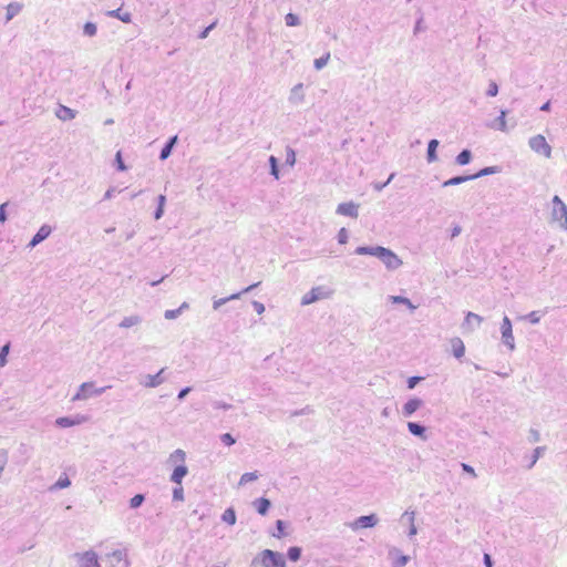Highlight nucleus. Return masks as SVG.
I'll use <instances>...</instances> for the list:
<instances>
[{"label":"nucleus","mask_w":567,"mask_h":567,"mask_svg":"<svg viewBox=\"0 0 567 567\" xmlns=\"http://www.w3.org/2000/svg\"><path fill=\"white\" fill-rule=\"evenodd\" d=\"M498 172H499V167L498 166H488V167L482 168L481 171H478L475 174H472L471 177H472V181H473V179H476V178H480V177H484V176H487V175L496 174Z\"/></svg>","instance_id":"nucleus-31"},{"label":"nucleus","mask_w":567,"mask_h":567,"mask_svg":"<svg viewBox=\"0 0 567 567\" xmlns=\"http://www.w3.org/2000/svg\"><path fill=\"white\" fill-rule=\"evenodd\" d=\"M506 115H507V112L505 110H502L499 113V116L495 120V125H494L495 128H497L502 132H505L507 130Z\"/></svg>","instance_id":"nucleus-33"},{"label":"nucleus","mask_w":567,"mask_h":567,"mask_svg":"<svg viewBox=\"0 0 567 567\" xmlns=\"http://www.w3.org/2000/svg\"><path fill=\"white\" fill-rule=\"evenodd\" d=\"M260 563L262 567H286L282 554L271 549H265L261 551Z\"/></svg>","instance_id":"nucleus-3"},{"label":"nucleus","mask_w":567,"mask_h":567,"mask_svg":"<svg viewBox=\"0 0 567 567\" xmlns=\"http://www.w3.org/2000/svg\"><path fill=\"white\" fill-rule=\"evenodd\" d=\"M399 553H400V551H399V549H396V548H392V549L390 550V553H389V554H390V556L398 555V556L395 557V559L393 560V563H392L393 567H404V566L409 563V560H410V557H409V556H406V555H401V554H399Z\"/></svg>","instance_id":"nucleus-24"},{"label":"nucleus","mask_w":567,"mask_h":567,"mask_svg":"<svg viewBox=\"0 0 567 567\" xmlns=\"http://www.w3.org/2000/svg\"><path fill=\"white\" fill-rule=\"evenodd\" d=\"M300 556H301V548L300 547L292 546L287 551V557L291 561L299 560Z\"/></svg>","instance_id":"nucleus-37"},{"label":"nucleus","mask_w":567,"mask_h":567,"mask_svg":"<svg viewBox=\"0 0 567 567\" xmlns=\"http://www.w3.org/2000/svg\"><path fill=\"white\" fill-rule=\"evenodd\" d=\"M107 557L112 558L115 563H124V567H130L131 563L127 558L126 550L115 549L112 553L107 554Z\"/></svg>","instance_id":"nucleus-20"},{"label":"nucleus","mask_w":567,"mask_h":567,"mask_svg":"<svg viewBox=\"0 0 567 567\" xmlns=\"http://www.w3.org/2000/svg\"><path fill=\"white\" fill-rule=\"evenodd\" d=\"M269 166L270 175H272L276 179H279V161L276 156L271 155L269 157Z\"/></svg>","instance_id":"nucleus-34"},{"label":"nucleus","mask_w":567,"mask_h":567,"mask_svg":"<svg viewBox=\"0 0 567 567\" xmlns=\"http://www.w3.org/2000/svg\"><path fill=\"white\" fill-rule=\"evenodd\" d=\"M23 8V4L19 3V2H10L8 6H7V14H6V23H8L9 21H11L16 16H18L21 10Z\"/></svg>","instance_id":"nucleus-21"},{"label":"nucleus","mask_w":567,"mask_h":567,"mask_svg":"<svg viewBox=\"0 0 567 567\" xmlns=\"http://www.w3.org/2000/svg\"><path fill=\"white\" fill-rule=\"evenodd\" d=\"M213 406H214V409H223V410L231 409V404L225 403L223 401H214Z\"/></svg>","instance_id":"nucleus-56"},{"label":"nucleus","mask_w":567,"mask_h":567,"mask_svg":"<svg viewBox=\"0 0 567 567\" xmlns=\"http://www.w3.org/2000/svg\"><path fill=\"white\" fill-rule=\"evenodd\" d=\"M289 102L299 105L303 102V84L299 83L291 89Z\"/></svg>","instance_id":"nucleus-16"},{"label":"nucleus","mask_w":567,"mask_h":567,"mask_svg":"<svg viewBox=\"0 0 567 567\" xmlns=\"http://www.w3.org/2000/svg\"><path fill=\"white\" fill-rule=\"evenodd\" d=\"M181 316V309L166 310L164 313L165 319L173 320Z\"/></svg>","instance_id":"nucleus-52"},{"label":"nucleus","mask_w":567,"mask_h":567,"mask_svg":"<svg viewBox=\"0 0 567 567\" xmlns=\"http://www.w3.org/2000/svg\"><path fill=\"white\" fill-rule=\"evenodd\" d=\"M472 159V152L470 150H463L455 158L456 164L463 166L467 165Z\"/></svg>","instance_id":"nucleus-32"},{"label":"nucleus","mask_w":567,"mask_h":567,"mask_svg":"<svg viewBox=\"0 0 567 567\" xmlns=\"http://www.w3.org/2000/svg\"><path fill=\"white\" fill-rule=\"evenodd\" d=\"M173 498L175 501H184V489L181 485L173 489Z\"/></svg>","instance_id":"nucleus-53"},{"label":"nucleus","mask_w":567,"mask_h":567,"mask_svg":"<svg viewBox=\"0 0 567 567\" xmlns=\"http://www.w3.org/2000/svg\"><path fill=\"white\" fill-rule=\"evenodd\" d=\"M483 318L480 315L470 311L465 316V319L462 323V328L465 331L473 332L476 328L481 326Z\"/></svg>","instance_id":"nucleus-10"},{"label":"nucleus","mask_w":567,"mask_h":567,"mask_svg":"<svg viewBox=\"0 0 567 567\" xmlns=\"http://www.w3.org/2000/svg\"><path fill=\"white\" fill-rule=\"evenodd\" d=\"M379 523V517L375 514L360 516L353 522L349 523L348 526L357 532L363 528H372Z\"/></svg>","instance_id":"nucleus-7"},{"label":"nucleus","mask_w":567,"mask_h":567,"mask_svg":"<svg viewBox=\"0 0 567 567\" xmlns=\"http://www.w3.org/2000/svg\"><path fill=\"white\" fill-rule=\"evenodd\" d=\"M389 300L392 302V303H400V305H404L408 307V309H410L411 311H414L416 309V306H414L411 300L406 297H403V296H390L389 297Z\"/></svg>","instance_id":"nucleus-28"},{"label":"nucleus","mask_w":567,"mask_h":567,"mask_svg":"<svg viewBox=\"0 0 567 567\" xmlns=\"http://www.w3.org/2000/svg\"><path fill=\"white\" fill-rule=\"evenodd\" d=\"M52 233V228L49 225H42L37 234L32 237V239L28 244V248H34L40 243L45 240Z\"/></svg>","instance_id":"nucleus-11"},{"label":"nucleus","mask_w":567,"mask_h":567,"mask_svg":"<svg viewBox=\"0 0 567 567\" xmlns=\"http://www.w3.org/2000/svg\"><path fill=\"white\" fill-rule=\"evenodd\" d=\"M355 254L374 256L380 259L389 270H396L403 264L394 251L382 246H360L355 249Z\"/></svg>","instance_id":"nucleus-1"},{"label":"nucleus","mask_w":567,"mask_h":567,"mask_svg":"<svg viewBox=\"0 0 567 567\" xmlns=\"http://www.w3.org/2000/svg\"><path fill=\"white\" fill-rule=\"evenodd\" d=\"M145 501V496L143 494H136L130 499L131 508H138Z\"/></svg>","instance_id":"nucleus-43"},{"label":"nucleus","mask_w":567,"mask_h":567,"mask_svg":"<svg viewBox=\"0 0 567 567\" xmlns=\"http://www.w3.org/2000/svg\"><path fill=\"white\" fill-rule=\"evenodd\" d=\"M107 16L116 18L124 23H130L132 21V14L130 12H122L121 8L109 11Z\"/></svg>","instance_id":"nucleus-26"},{"label":"nucleus","mask_w":567,"mask_h":567,"mask_svg":"<svg viewBox=\"0 0 567 567\" xmlns=\"http://www.w3.org/2000/svg\"><path fill=\"white\" fill-rule=\"evenodd\" d=\"M8 206V203H3L0 205V223L3 224L7 220V213L6 207Z\"/></svg>","instance_id":"nucleus-58"},{"label":"nucleus","mask_w":567,"mask_h":567,"mask_svg":"<svg viewBox=\"0 0 567 567\" xmlns=\"http://www.w3.org/2000/svg\"><path fill=\"white\" fill-rule=\"evenodd\" d=\"M221 519L229 524V525H234L236 523V513L233 508H227L223 516H221Z\"/></svg>","instance_id":"nucleus-35"},{"label":"nucleus","mask_w":567,"mask_h":567,"mask_svg":"<svg viewBox=\"0 0 567 567\" xmlns=\"http://www.w3.org/2000/svg\"><path fill=\"white\" fill-rule=\"evenodd\" d=\"M522 319L528 320L532 324H537L540 321V312L532 311L526 316L522 317Z\"/></svg>","instance_id":"nucleus-45"},{"label":"nucleus","mask_w":567,"mask_h":567,"mask_svg":"<svg viewBox=\"0 0 567 567\" xmlns=\"http://www.w3.org/2000/svg\"><path fill=\"white\" fill-rule=\"evenodd\" d=\"M408 429L412 435L417 436L422 440H426V436H425L426 429L424 425L416 423V422H409Z\"/></svg>","instance_id":"nucleus-22"},{"label":"nucleus","mask_w":567,"mask_h":567,"mask_svg":"<svg viewBox=\"0 0 567 567\" xmlns=\"http://www.w3.org/2000/svg\"><path fill=\"white\" fill-rule=\"evenodd\" d=\"M192 391V388L190 386H186V388H183L178 394H177V399L179 401H182L189 392Z\"/></svg>","instance_id":"nucleus-62"},{"label":"nucleus","mask_w":567,"mask_h":567,"mask_svg":"<svg viewBox=\"0 0 567 567\" xmlns=\"http://www.w3.org/2000/svg\"><path fill=\"white\" fill-rule=\"evenodd\" d=\"M257 472H248V473H245L241 475L240 477V481H239V485H245L247 484L248 482H251V481H255L257 480Z\"/></svg>","instance_id":"nucleus-46"},{"label":"nucleus","mask_w":567,"mask_h":567,"mask_svg":"<svg viewBox=\"0 0 567 567\" xmlns=\"http://www.w3.org/2000/svg\"><path fill=\"white\" fill-rule=\"evenodd\" d=\"M420 380H421L420 377H411V378H409V380H408V388L409 389H413L419 383Z\"/></svg>","instance_id":"nucleus-63"},{"label":"nucleus","mask_w":567,"mask_h":567,"mask_svg":"<svg viewBox=\"0 0 567 567\" xmlns=\"http://www.w3.org/2000/svg\"><path fill=\"white\" fill-rule=\"evenodd\" d=\"M546 447L545 446H537L534 452H533V455H532V460H530V463L528 464V468H532L534 467V465L537 463V461L539 460V457L543 455V453L545 452Z\"/></svg>","instance_id":"nucleus-36"},{"label":"nucleus","mask_w":567,"mask_h":567,"mask_svg":"<svg viewBox=\"0 0 567 567\" xmlns=\"http://www.w3.org/2000/svg\"><path fill=\"white\" fill-rule=\"evenodd\" d=\"M498 94V85L495 81H491L486 91L487 96H496Z\"/></svg>","instance_id":"nucleus-47"},{"label":"nucleus","mask_w":567,"mask_h":567,"mask_svg":"<svg viewBox=\"0 0 567 567\" xmlns=\"http://www.w3.org/2000/svg\"><path fill=\"white\" fill-rule=\"evenodd\" d=\"M55 115L61 121H70L73 120L76 115V111L73 109H70L65 105L59 104Z\"/></svg>","instance_id":"nucleus-15"},{"label":"nucleus","mask_w":567,"mask_h":567,"mask_svg":"<svg viewBox=\"0 0 567 567\" xmlns=\"http://www.w3.org/2000/svg\"><path fill=\"white\" fill-rule=\"evenodd\" d=\"M71 485V481L66 475L60 476L55 484L52 486L53 489L66 488Z\"/></svg>","instance_id":"nucleus-38"},{"label":"nucleus","mask_w":567,"mask_h":567,"mask_svg":"<svg viewBox=\"0 0 567 567\" xmlns=\"http://www.w3.org/2000/svg\"><path fill=\"white\" fill-rule=\"evenodd\" d=\"M461 466H462V470L465 473H468L472 477L475 478L477 476L476 473H475V470L471 465H468L466 463H462Z\"/></svg>","instance_id":"nucleus-57"},{"label":"nucleus","mask_w":567,"mask_h":567,"mask_svg":"<svg viewBox=\"0 0 567 567\" xmlns=\"http://www.w3.org/2000/svg\"><path fill=\"white\" fill-rule=\"evenodd\" d=\"M10 352V342H7L1 349H0V368L4 367L8 362L7 357Z\"/></svg>","instance_id":"nucleus-40"},{"label":"nucleus","mask_w":567,"mask_h":567,"mask_svg":"<svg viewBox=\"0 0 567 567\" xmlns=\"http://www.w3.org/2000/svg\"><path fill=\"white\" fill-rule=\"evenodd\" d=\"M502 342L508 348L509 351L515 349V338L513 334V327L509 318L505 316L501 324Z\"/></svg>","instance_id":"nucleus-6"},{"label":"nucleus","mask_w":567,"mask_h":567,"mask_svg":"<svg viewBox=\"0 0 567 567\" xmlns=\"http://www.w3.org/2000/svg\"><path fill=\"white\" fill-rule=\"evenodd\" d=\"M437 140H431L427 144L426 159L429 163L437 161L436 148L439 146Z\"/></svg>","instance_id":"nucleus-25"},{"label":"nucleus","mask_w":567,"mask_h":567,"mask_svg":"<svg viewBox=\"0 0 567 567\" xmlns=\"http://www.w3.org/2000/svg\"><path fill=\"white\" fill-rule=\"evenodd\" d=\"M336 213L339 215L357 218L359 215V205L354 204L353 202L341 203L338 205Z\"/></svg>","instance_id":"nucleus-13"},{"label":"nucleus","mask_w":567,"mask_h":567,"mask_svg":"<svg viewBox=\"0 0 567 567\" xmlns=\"http://www.w3.org/2000/svg\"><path fill=\"white\" fill-rule=\"evenodd\" d=\"M285 528H286V522L281 520V519H278L276 522V529L277 532L272 534L274 537H277V538H282L285 537L287 534L285 532Z\"/></svg>","instance_id":"nucleus-39"},{"label":"nucleus","mask_w":567,"mask_h":567,"mask_svg":"<svg viewBox=\"0 0 567 567\" xmlns=\"http://www.w3.org/2000/svg\"><path fill=\"white\" fill-rule=\"evenodd\" d=\"M227 302H228V299H226V298L216 299L213 302V308L215 310H217V309H219L221 306H224Z\"/></svg>","instance_id":"nucleus-60"},{"label":"nucleus","mask_w":567,"mask_h":567,"mask_svg":"<svg viewBox=\"0 0 567 567\" xmlns=\"http://www.w3.org/2000/svg\"><path fill=\"white\" fill-rule=\"evenodd\" d=\"M177 141H178L177 135H174L167 140V142L164 144V146L159 153L161 161H165L171 156L172 151H173L174 146L176 145Z\"/></svg>","instance_id":"nucleus-17"},{"label":"nucleus","mask_w":567,"mask_h":567,"mask_svg":"<svg viewBox=\"0 0 567 567\" xmlns=\"http://www.w3.org/2000/svg\"><path fill=\"white\" fill-rule=\"evenodd\" d=\"M528 439L532 443H537L540 440V434L537 430L530 429Z\"/></svg>","instance_id":"nucleus-55"},{"label":"nucleus","mask_w":567,"mask_h":567,"mask_svg":"<svg viewBox=\"0 0 567 567\" xmlns=\"http://www.w3.org/2000/svg\"><path fill=\"white\" fill-rule=\"evenodd\" d=\"M97 32V27L95 23L93 22H86L84 25H83V33L84 35L86 37H94Z\"/></svg>","instance_id":"nucleus-42"},{"label":"nucleus","mask_w":567,"mask_h":567,"mask_svg":"<svg viewBox=\"0 0 567 567\" xmlns=\"http://www.w3.org/2000/svg\"><path fill=\"white\" fill-rule=\"evenodd\" d=\"M252 307H254V309L256 310V312H257L258 315H261V313H264V311H265V306H264V303H261V302H259V301H256V300H255V301H252Z\"/></svg>","instance_id":"nucleus-59"},{"label":"nucleus","mask_w":567,"mask_h":567,"mask_svg":"<svg viewBox=\"0 0 567 567\" xmlns=\"http://www.w3.org/2000/svg\"><path fill=\"white\" fill-rule=\"evenodd\" d=\"M142 322V318L137 315L125 317L118 324L120 328H131L133 326L140 324Z\"/></svg>","instance_id":"nucleus-29"},{"label":"nucleus","mask_w":567,"mask_h":567,"mask_svg":"<svg viewBox=\"0 0 567 567\" xmlns=\"http://www.w3.org/2000/svg\"><path fill=\"white\" fill-rule=\"evenodd\" d=\"M285 22L288 27H296L300 24V19L297 14L290 12L285 17Z\"/></svg>","instance_id":"nucleus-44"},{"label":"nucleus","mask_w":567,"mask_h":567,"mask_svg":"<svg viewBox=\"0 0 567 567\" xmlns=\"http://www.w3.org/2000/svg\"><path fill=\"white\" fill-rule=\"evenodd\" d=\"M415 513L413 511H405L402 515V519L406 518L409 523H414Z\"/></svg>","instance_id":"nucleus-61"},{"label":"nucleus","mask_w":567,"mask_h":567,"mask_svg":"<svg viewBox=\"0 0 567 567\" xmlns=\"http://www.w3.org/2000/svg\"><path fill=\"white\" fill-rule=\"evenodd\" d=\"M188 473V468L187 466L185 465H178L174 468L172 475H171V481L175 484H178L181 485L182 484V481L183 478L187 475Z\"/></svg>","instance_id":"nucleus-19"},{"label":"nucleus","mask_w":567,"mask_h":567,"mask_svg":"<svg viewBox=\"0 0 567 567\" xmlns=\"http://www.w3.org/2000/svg\"><path fill=\"white\" fill-rule=\"evenodd\" d=\"M78 556L81 567H101L99 564L97 555L93 550H86Z\"/></svg>","instance_id":"nucleus-12"},{"label":"nucleus","mask_w":567,"mask_h":567,"mask_svg":"<svg viewBox=\"0 0 567 567\" xmlns=\"http://www.w3.org/2000/svg\"><path fill=\"white\" fill-rule=\"evenodd\" d=\"M423 405V401L419 398H412L404 403L402 408V414L405 417H410L416 410Z\"/></svg>","instance_id":"nucleus-14"},{"label":"nucleus","mask_w":567,"mask_h":567,"mask_svg":"<svg viewBox=\"0 0 567 567\" xmlns=\"http://www.w3.org/2000/svg\"><path fill=\"white\" fill-rule=\"evenodd\" d=\"M349 235L348 230L343 227L338 233V243L343 245L348 241Z\"/></svg>","instance_id":"nucleus-51"},{"label":"nucleus","mask_w":567,"mask_h":567,"mask_svg":"<svg viewBox=\"0 0 567 567\" xmlns=\"http://www.w3.org/2000/svg\"><path fill=\"white\" fill-rule=\"evenodd\" d=\"M319 300V287H313L308 293L301 299V305L307 306Z\"/></svg>","instance_id":"nucleus-27"},{"label":"nucleus","mask_w":567,"mask_h":567,"mask_svg":"<svg viewBox=\"0 0 567 567\" xmlns=\"http://www.w3.org/2000/svg\"><path fill=\"white\" fill-rule=\"evenodd\" d=\"M528 145L535 153L540 154L546 158H550L551 146L547 143L544 135L537 134L532 136L528 141Z\"/></svg>","instance_id":"nucleus-4"},{"label":"nucleus","mask_w":567,"mask_h":567,"mask_svg":"<svg viewBox=\"0 0 567 567\" xmlns=\"http://www.w3.org/2000/svg\"><path fill=\"white\" fill-rule=\"evenodd\" d=\"M87 421L86 415L76 414L75 416H61L55 420V425L62 429L80 425Z\"/></svg>","instance_id":"nucleus-9"},{"label":"nucleus","mask_w":567,"mask_h":567,"mask_svg":"<svg viewBox=\"0 0 567 567\" xmlns=\"http://www.w3.org/2000/svg\"><path fill=\"white\" fill-rule=\"evenodd\" d=\"M551 219L560 223V227L567 229V206L559 196L553 197Z\"/></svg>","instance_id":"nucleus-2"},{"label":"nucleus","mask_w":567,"mask_h":567,"mask_svg":"<svg viewBox=\"0 0 567 567\" xmlns=\"http://www.w3.org/2000/svg\"><path fill=\"white\" fill-rule=\"evenodd\" d=\"M220 441L228 446L234 445L236 443V439L230 433L223 434L220 436Z\"/></svg>","instance_id":"nucleus-48"},{"label":"nucleus","mask_w":567,"mask_h":567,"mask_svg":"<svg viewBox=\"0 0 567 567\" xmlns=\"http://www.w3.org/2000/svg\"><path fill=\"white\" fill-rule=\"evenodd\" d=\"M217 22H213L210 23L208 27H206L199 34H198V38L199 39H206L209 34V32L216 27Z\"/></svg>","instance_id":"nucleus-54"},{"label":"nucleus","mask_w":567,"mask_h":567,"mask_svg":"<svg viewBox=\"0 0 567 567\" xmlns=\"http://www.w3.org/2000/svg\"><path fill=\"white\" fill-rule=\"evenodd\" d=\"M451 347H452L453 355L456 359H461V358L464 357V354H465V346H464L463 341L461 340V338H458V337L452 338L451 339Z\"/></svg>","instance_id":"nucleus-18"},{"label":"nucleus","mask_w":567,"mask_h":567,"mask_svg":"<svg viewBox=\"0 0 567 567\" xmlns=\"http://www.w3.org/2000/svg\"><path fill=\"white\" fill-rule=\"evenodd\" d=\"M395 174L392 173L390 174L389 178L386 182L384 183H374L373 184V188L377 190V192H381L388 184L391 183V181L394 178Z\"/></svg>","instance_id":"nucleus-50"},{"label":"nucleus","mask_w":567,"mask_h":567,"mask_svg":"<svg viewBox=\"0 0 567 567\" xmlns=\"http://www.w3.org/2000/svg\"><path fill=\"white\" fill-rule=\"evenodd\" d=\"M483 561H484L485 567H493V560H492V557L489 554H486V553L484 554Z\"/></svg>","instance_id":"nucleus-64"},{"label":"nucleus","mask_w":567,"mask_h":567,"mask_svg":"<svg viewBox=\"0 0 567 567\" xmlns=\"http://www.w3.org/2000/svg\"><path fill=\"white\" fill-rule=\"evenodd\" d=\"M259 285H260V282H256L254 285H250L249 287L243 289L241 291L233 293L229 297H226V299H228V301L239 299L241 295L250 292L252 289H255Z\"/></svg>","instance_id":"nucleus-41"},{"label":"nucleus","mask_w":567,"mask_h":567,"mask_svg":"<svg viewBox=\"0 0 567 567\" xmlns=\"http://www.w3.org/2000/svg\"><path fill=\"white\" fill-rule=\"evenodd\" d=\"M254 506L256 508V511L260 514V515H266L271 506V503L268 498H265V497H260V498H257L255 502H254Z\"/></svg>","instance_id":"nucleus-23"},{"label":"nucleus","mask_w":567,"mask_h":567,"mask_svg":"<svg viewBox=\"0 0 567 567\" xmlns=\"http://www.w3.org/2000/svg\"><path fill=\"white\" fill-rule=\"evenodd\" d=\"M109 388L110 386H103V388L94 389V383L93 382H84V383H82L80 385L79 391L72 398V401H82V400L89 399L92 395H101Z\"/></svg>","instance_id":"nucleus-5"},{"label":"nucleus","mask_w":567,"mask_h":567,"mask_svg":"<svg viewBox=\"0 0 567 567\" xmlns=\"http://www.w3.org/2000/svg\"><path fill=\"white\" fill-rule=\"evenodd\" d=\"M468 181H472L471 175L455 176V177H452V178L445 181L442 184V186L443 187L456 186V185L463 184Z\"/></svg>","instance_id":"nucleus-30"},{"label":"nucleus","mask_w":567,"mask_h":567,"mask_svg":"<svg viewBox=\"0 0 567 567\" xmlns=\"http://www.w3.org/2000/svg\"><path fill=\"white\" fill-rule=\"evenodd\" d=\"M165 369H161L156 374H145L141 378L140 384L145 388H156L164 383L165 378L163 377Z\"/></svg>","instance_id":"nucleus-8"},{"label":"nucleus","mask_w":567,"mask_h":567,"mask_svg":"<svg viewBox=\"0 0 567 567\" xmlns=\"http://www.w3.org/2000/svg\"><path fill=\"white\" fill-rule=\"evenodd\" d=\"M115 162H116V168L121 172H124L127 169V167L125 166L124 162H123V158H122V154L121 152H117L116 155H115Z\"/></svg>","instance_id":"nucleus-49"}]
</instances>
